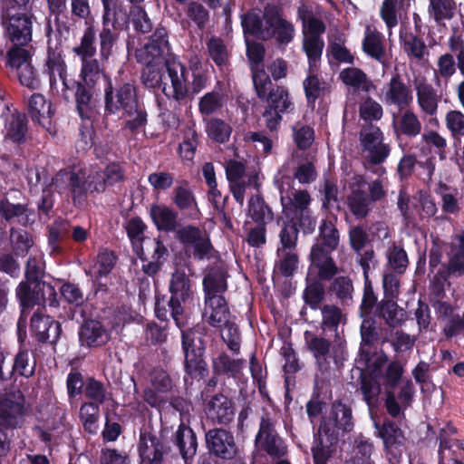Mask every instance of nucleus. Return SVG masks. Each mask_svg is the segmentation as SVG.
<instances>
[{"label": "nucleus", "mask_w": 464, "mask_h": 464, "mask_svg": "<svg viewBox=\"0 0 464 464\" xmlns=\"http://www.w3.org/2000/svg\"><path fill=\"white\" fill-rule=\"evenodd\" d=\"M86 28L81 38L80 44L73 48V52L80 57H93L96 54V29L86 22Z\"/></svg>", "instance_id": "48"}, {"label": "nucleus", "mask_w": 464, "mask_h": 464, "mask_svg": "<svg viewBox=\"0 0 464 464\" xmlns=\"http://www.w3.org/2000/svg\"><path fill=\"white\" fill-rule=\"evenodd\" d=\"M80 59L82 62L81 77L84 84L92 87L102 76L99 62L95 56Z\"/></svg>", "instance_id": "52"}, {"label": "nucleus", "mask_w": 464, "mask_h": 464, "mask_svg": "<svg viewBox=\"0 0 464 464\" xmlns=\"http://www.w3.org/2000/svg\"><path fill=\"white\" fill-rule=\"evenodd\" d=\"M283 212L289 218L309 210L311 197L308 191L291 188L289 181H283L279 187Z\"/></svg>", "instance_id": "17"}, {"label": "nucleus", "mask_w": 464, "mask_h": 464, "mask_svg": "<svg viewBox=\"0 0 464 464\" xmlns=\"http://www.w3.org/2000/svg\"><path fill=\"white\" fill-rule=\"evenodd\" d=\"M321 311V329L324 333L334 332L335 337L338 333V328L341 324L346 322V316L339 308L334 304H324L320 307Z\"/></svg>", "instance_id": "33"}, {"label": "nucleus", "mask_w": 464, "mask_h": 464, "mask_svg": "<svg viewBox=\"0 0 464 464\" xmlns=\"http://www.w3.org/2000/svg\"><path fill=\"white\" fill-rule=\"evenodd\" d=\"M378 309L380 316L391 327L401 325L405 319L404 310L400 308L392 299L382 301Z\"/></svg>", "instance_id": "46"}, {"label": "nucleus", "mask_w": 464, "mask_h": 464, "mask_svg": "<svg viewBox=\"0 0 464 464\" xmlns=\"http://www.w3.org/2000/svg\"><path fill=\"white\" fill-rule=\"evenodd\" d=\"M429 14L437 24L450 20L454 16L456 3L453 0H429Z\"/></svg>", "instance_id": "45"}, {"label": "nucleus", "mask_w": 464, "mask_h": 464, "mask_svg": "<svg viewBox=\"0 0 464 464\" xmlns=\"http://www.w3.org/2000/svg\"><path fill=\"white\" fill-rule=\"evenodd\" d=\"M27 132V121L24 114L13 113L5 121V138L15 143H22Z\"/></svg>", "instance_id": "41"}, {"label": "nucleus", "mask_w": 464, "mask_h": 464, "mask_svg": "<svg viewBox=\"0 0 464 464\" xmlns=\"http://www.w3.org/2000/svg\"><path fill=\"white\" fill-rule=\"evenodd\" d=\"M169 46L165 28H157L149 41L136 51L137 61L143 64H161L166 63Z\"/></svg>", "instance_id": "10"}, {"label": "nucleus", "mask_w": 464, "mask_h": 464, "mask_svg": "<svg viewBox=\"0 0 464 464\" xmlns=\"http://www.w3.org/2000/svg\"><path fill=\"white\" fill-rule=\"evenodd\" d=\"M363 52L382 64L386 63V52L382 34L377 29L367 26L362 40Z\"/></svg>", "instance_id": "30"}, {"label": "nucleus", "mask_w": 464, "mask_h": 464, "mask_svg": "<svg viewBox=\"0 0 464 464\" xmlns=\"http://www.w3.org/2000/svg\"><path fill=\"white\" fill-rule=\"evenodd\" d=\"M31 329L40 342L55 343L61 332L59 323L40 312H35L31 318Z\"/></svg>", "instance_id": "28"}, {"label": "nucleus", "mask_w": 464, "mask_h": 464, "mask_svg": "<svg viewBox=\"0 0 464 464\" xmlns=\"http://www.w3.org/2000/svg\"><path fill=\"white\" fill-rule=\"evenodd\" d=\"M75 96L79 115L82 119H90L93 115L95 108L92 94L82 84L78 83Z\"/></svg>", "instance_id": "54"}, {"label": "nucleus", "mask_w": 464, "mask_h": 464, "mask_svg": "<svg viewBox=\"0 0 464 464\" xmlns=\"http://www.w3.org/2000/svg\"><path fill=\"white\" fill-rule=\"evenodd\" d=\"M10 245L17 256H24L33 246L34 241L29 233L21 228H11Z\"/></svg>", "instance_id": "55"}, {"label": "nucleus", "mask_w": 464, "mask_h": 464, "mask_svg": "<svg viewBox=\"0 0 464 464\" xmlns=\"http://www.w3.org/2000/svg\"><path fill=\"white\" fill-rule=\"evenodd\" d=\"M266 102L267 106L263 117L266 127L270 130H275L282 121V113L291 111L294 109V104L290 100L288 92L280 86L276 87Z\"/></svg>", "instance_id": "13"}, {"label": "nucleus", "mask_w": 464, "mask_h": 464, "mask_svg": "<svg viewBox=\"0 0 464 464\" xmlns=\"http://www.w3.org/2000/svg\"><path fill=\"white\" fill-rule=\"evenodd\" d=\"M163 447L158 439L150 434H141L139 452L144 464H160Z\"/></svg>", "instance_id": "31"}, {"label": "nucleus", "mask_w": 464, "mask_h": 464, "mask_svg": "<svg viewBox=\"0 0 464 464\" xmlns=\"http://www.w3.org/2000/svg\"><path fill=\"white\" fill-rule=\"evenodd\" d=\"M264 18L266 28V37L275 36L278 43L287 44L294 39V24L274 9H266Z\"/></svg>", "instance_id": "20"}, {"label": "nucleus", "mask_w": 464, "mask_h": 464, "mask_svg": "<svg viewBox=\"0 0 464 464\" xmlns=\"http://www.w3.org/2000/svg\"><path fill=\"white\" fill-rule=\"evenodd\" d=\"M403 5L404 0H382L381 4L379 14L387 27L389 36L399 24V13Z\"/></svg>", "instance_id": "40"}, {"label": "nucleus", "mask_w": 464, "mask_h": 464, "mask_svg": "<svg viewBox=\"0 0 464 464\" xmlns=\"http://www.w3.org/2000/svg\"><path fill=\"white\" fill-rule=\"evenodd\" d=\"M103 5L102 25L111 26L117 29H123L128 26L129 14L127 11L120 5H116L112 0H102Z\"/></svg>", "instance_id": "32"}, {"label": "nucleus", "mask_w": 464, "mask_h": 464, "mask_svg": "<svg viewBox=\"0 0 464 464\" xmlns=\"http://www.w3.org/2000/svg\"><path fill=\"white\" fill-rule=\"evenodd\" d=\"M28 111L32 120L37 121L43 127L50 125V119L53 115L51 103L40 93L33 94L28 100Z\"/></svg>", "instance_id": "34"}, {"label": "nucleus", "mask_w": 464, "mask_h": 464, "mask_svg": "<svg viewBox=\"0 0 464 464\" xmlns=\"http://www.w3.org/2000/svg\"><path fill=\"white\" fill-rule=\"evenodd\" d=\"M445 125L454 140L464 136V113L459 110L449 111L445 115Z\"/></svg>", "instance_id": "64"}, {"label": "nucleus", "mask_w": 464, "mask_h": 464, "mask_svg": "<svg viewBox=\"0 0 464 464\" xmlns=\"http://www.w3.org/2000/svg\"><path fill=\"white\" fill-rule=\"evenodd\" d=\"M380 99L386 106L404 109L411 105L413 96L410 87L396 74L382 89Z\"/></svg>", "instance_id": "16"}, {"label": "nucleus", "mask_w": 464, "mask_h": 464, "mask_svg": "<svg viewBox=\"0 0 464 464\" xmlns=\"http://www.w3.org/2000/svg\"><path fill=\"white\" fill-rule=\"evenodd\" d=\"M374 450L373 443L363 436L355 439L353 456L347 464H374L372 454Z\"/></svg>", "instance_id": "44"}, {"label": "nucleus", "mask_w": 464, "mask_h": 464, "mask_svg": "<svg viewBox=\"0 0 464 464\" xmlns=\"http://www.w3.org/2000/svg\"><path fill=\"white\" fill-rule=\"evenodd\" d=\"M361 391L369 408L377 404L381 393V384L375 378L362 375L361 378Z\"/></svg>", "instance_id": "61"}, {"label": "nucleus", "mask_w": 464, "mask_h": 464, "mask_svg": "<svg viewBox=\"0 0 464 464\" xmlns=\"http://www.w3.org/2000/svg\"><path fill=\"white\" fill-rule=\"evenodd\" d=\"M413 84L420 111L426 115H436L440 99L437 91L424 77L415 78Z\"/></svg>", "instance_id": "25"}, {"label": "nucleus", "mask_w": 464, "mask_h": 464, "mask_svg": "<svg viewBox=\"0 0 464 464\" xmlns=\"http://www.w3.org/2000/svg\"><path fill=\"white\" fill-rule=\"evenodd\" d=\"M206 132L216 142L225 143L230 138L232 128L219 118H210L206 121Z\"/></svg>", "instance_id": "49"}, {"label": "nucleus", "mask_w": 464, "mask_h": 464, "mask_svg": "<svg viewBox=\"0 0 464 464\" xmlns=\"http://www.w3.org/2000/svg\"><path fill=\"white\" fill-rule=\"evenodd\" d=\"M118 40V34L113 32L110 26L102 27L99 34L100 58L102 61H108L113 53V47Z\"/></svg>", "instance_id": "62"}, {"label": "nucleus", "mask_w": 464, "mask_h": 464, "mask_svg": "<svg viewBox=\"0 0 464 464\" xmlns=\"http://www.w3.org/2000/svg\"><path fill=\"white\" fill-rule=\"evenodd\" d=\"M164 69L165 63L144 65L141 72V82L147 88H163L165 84L163 82Z\"/></svg>", "instance_id": "53"}, {"label": "nucleus", "mask_w": 464, "mask_h": 464, "mask_svg": "<svg viewBox=\"0 0 464 464\" xmlns=\"http://www.w3.org/2000/svg\"><path fill=\"white\" fill-rule=\"evenodd\" d=\"M276 415L265 412L260 420L259 430L255 439L258 451L266 452L271 458H281L286 452V446L276 430Z\"/></svg>", "instance_id": "7"}, {"label": "nucleus", "mask_w": 464, "mask_h": 464, "mask_svg": "<svg viewBox=\"0 0 464 464\" xmlns=\"http://www.w3.org/2000/svg\"><path fill=\"white\" fill-rule=\"evenodd\" d=\"M170 299L169 306L171 310V316L177 325L180 328V316L194 304L195 293L192 289L191 281L186 273L177 269L169 281Z\"/></svg>", "instance_id": "5"}, {"label": "nucleus", "mask_w": 464, "mask_h": 464, "mask_svg": "<svg viewBox=\"0 0 464 464\" xmlns=\"http://www.w3.org/2000/svg\"><path fill=\"white\" fill-rule=\"evenodd\" d=\"M100 408L97 403L84 402L80 408V418L84 429L91 433L97 430Z\"/></svg>", "instance_id": "63"}, {"label": "nucleus", "mask_w": 464, "mask_h": 464, "mask_svg": "<svg viewBox=\"0 0 464 464\" xmlns=\"http://www.w3.org/2000/svg\"><path fill=\"white\" fill-rule=\"evenodd\" d=\"M185 370L192 375L205 370L204 342L201 334L193 328L181 331Z\"/></svg>", "instance_id": "9"}, {"label": "nucleus", "mask_w": 464, "mask_h": 464, "mask_svg": "<svg viewBox=\"0 0 464 464\" xmlns=\"http://www.w3.org/2000/svg\"><path fill=\"white\" fill-rule=\"evenodd\" d=\"M23 46L14 44L5 55V65L12 70H15V72L32 62L29 51Z\"/></svg>", "instance_id": "56"}, {"label": "nucleus", "mask_w": 464, "mask_h": 464, "mask_svg": "<svg viewBox=\"0 0 464 464\" xmlns=\"http://www.w3.org/2000/svg\"><path fill=\"white\" fill-rule=\"evenodd\" d=\"M142 260L162 258L167 254L164 245L157 238L146 237L138 244Z\"/></svg>", "instance_id": "59"}, {"label": "nucleus", "mask_w": 464, "mask_h": 464, "mask_svg": "<svg viewBox=\"0 0 464 464\" xmlns=\"http://www.w3.org/2000/svg\"><path fill=\"white\" fill-rule=\"evenodd\" d=\"M165 69L170 80V86L165 83L162 88L164 94L179 102L186 98L188 93L186 67L176 58L168 59Z\"/></svg>", "instance_id": "18"}, {"label": "nucleus", "mask_w": 464, "mask_h": 464, "mask_svg": "<svg viewBox=\"0 0 464 464\" xmlns=\"http://www.w3.org/2000/svg\"><path fill=\"white\" fill-rule=\"evenodd\" d=\"M305 343L316 361L318 369L324 373L330 370L331 360L336 364L344 358L345 345L340 334L330 342L323 336L305 332Z\"/></svg>", "instance_id": "4"}, {"label": "nucleus", "mask_w": 464, "mask_h": 464, "mask_svg": "<svg viewBox=\"0 0 464 464\" xmlns=\"http://www.w3.org/2000/svg\"><path fill=\"white\" fill-rule=\"evenodd\" d=\"M80 342L88 347H98L105 344L110 334L103 324L97 320L85 321L80 330Z\"/></svg>", "instance_id": "29"}, {"label": "nucleus", "mask_w": 464, "mask_h": 464, "mask_svg": "<svg viewBox=\"0 0 464 464\" xmlns=\"http://www.w3.org/2000/svg\"><path fill=\"white\" fill-rule=\"evenodd\" d=\"M15 295L22 307V314H24L26 310L45 302H48L51 306L58 304L56 291L48 283L22 281L15 289Z\"/></svg>", "instance_id": "6"}, {"label": "nucleus", "mask_w": 464, "mask_h": 464, "mask_svg": "<svg viewBox=\"0 0 464 464\" xmlns=\"http://www.w3.org/2000/svg\"><path fill=\"white\" fill-rule=\"evenodd\" d=\"M205 414L211 422L219 425L230 423L235 416L233 401L222 393L212 395L206 401Z\"/></svg>", "instance_id": "19"}, {"label": "nucleus", "mask_w": 464, "mask_h": 464, "mask_svg": "<svg viewBox=\"0 0 464 464\" xmlns=\"http://www.w3.org/2000/svg\"><path fill=\"white\" fill-rule=\"evenodd\" d=\"M44 72L49 76L52 91L62 96L66 95L69 89L65 63L60 53H49L45 62Z\"/></svg>", "instance_id": "21"}, {"label": "nucleus", "mask_w": 464, "mask_h": 464, "mask_svg": "<svg viewBox=\"0 0 464 464\" xmlns=\"http://www.w3.org/2000/svg\"><path fill=\"white\" fill-rule=\"evenodd\" d=\"M226 272L219 266L212 267L203 280L205 295H221L227 290Z\"/></svg>", "instance_id": "43"}, {"label": "nucleus", "mask_w": 464, "mask_h": 464, "mask_svg": "<svg viewBox=\"0 0 464 464\" xmlns=\"http://www.w3.org/2000/svg\"><path fill=\"white\" fill-rule=\"evenodd\" d=\"M373 427L377 431V437L382 439L383 449L389 453L399 450L405 442L403 431L398 425L391 420H385L382 424L373 421Z\"/></svg>", "instance_id": "27"}, {"label": "nucleus", "mask_w": 464, "mask_h": 464, "mask_svg": "<svg viewBox=\"0 0 464 464\" xmlns=\"http://www.w3.org/2000/svg\"><path fill=\"white\" fill-rule=\"evenodd\" d=\"M386 257L388 260V268L394 270L399 275L405 272L409 260L407 254L402 247L396 245L389 246L386 251Z\"/></svg>", "instance_id": "58"}, {"label": "nucleus", "mask_w": 464, "mask_h": 464, "mask_svg": "<svg viewBox=\"0 0 464 464\" xmlns=\"http://www.w3.org/2000/svg\"><path fill=\"white\" fill-rule=\"evenodd\" d=\"M2 23L8 39L16 45H26L32 40V17L24 13L6 10L2 14Z\"/></svg>", "instance_id": "11"}, {"label": "nucleus", "mask_w": 464, "mask_h": 464, "mask_svg": "<svg viewBox=\"0 0 464 464\" xmlns=\"http://www.w3.org/2000/svg\"><path fill=\"white\" fill-rule=\"evenodd\" d=\"M248 214L256 222L266 224L273 219V213L259 196H253L248 202Z\"/></svg>", "instance_id": "57"}, {"label": "nucleus", "mask_w": 464, "mask_h": 464, "mask_svg": "<svg viewBox=\"0 0 464 464\" xmlns=\"http://www.w3.org/2000/svg\"><path fill=\"white\" fill-rule=\"evenodd\" d=\"M44 276V263L41 253L32 255L26 263L25 281L30 283H45L42 280Z\"/></svg>", "instance_id": "60"}, {"label": "nucleus", "mask_w": 464, "mask_h": 464, "mask_svg": "<svg viewBox=\"0 0 464 464\" xmlns=\"http://www.w3.org/2000/svg\"><path fill=\"white\" fill-rule=\"evenodd\" d=\"M298 16L302 21L304 38H322V34L325 32L326 27L321 19L301 8L298 10Z\"/></svg>", "instance_id": "42"}, {"label": "nucleus", "mask_w": 464, "mask_h": 464, "mask_svg": "<svg viewBox=\"0 0 464 464\" xmlns=\"http://www.w3.org/2000/svg\"><path fill=\"white\" fill-rule=\"evenodd\" d=\"M353 429L352 409L342 401H334L324 420L319 428V432L329 436L330 440H337L340 432H350Z\"/></svg>", "instance_id": "8"}, {"label": "nucleus", "mask_w": 464, "mask_h": 464, "mask_svg": "<svg viewBox=\"0 0 464 464\" xmlns=\"http://www.w3.org/2000/svg\"><path fill=\"white\" fill-rule=\"evenodd\" d=\"M176 444L184 459H191L197 452L198 441L194 431L185 424H180L176 431Z\"/></svg>", "instance_id": "39"}, {"label": "nucleus", "mask_w": 464, "mask_h": 464, "mask_svg": "<svg viewBox=\"0 0 464 464\" xmlns=\"http://www.w3.org/2000/svg\"><path fill=\"white\" fill-rule=\"evenodd\" d=\"M339 78L346 85L354 91L369 92L373 87L367 74L357 67H349L340 72Z\"/></svg>", "instance_id": "35"}, {"label": "nucleus", "mask_w": 464, "mask_h": 464, "mask_svg": "<svg viewBox=\"0 0 464 464\" xmlns=\"http://www.w3.org/2000/svg\"><path fill=\"white\" fill-rule=\"evenodd\" d=\"M53 185L59 189L70 187L73 200L82 202L88 192H102L105 190L102 169L90 166L72 173L59 171L53 179Z\"/></svg>", "instance_id": "2"}, {"label": "nucleus", "mask_w": 464, "mask_h": 464, "mask_svg": "<svg viewBox=\"0 0 464 464\" xmlns=\"http://www.w3.org/2000/svg\"><path fill=\"white\" fill-rule=\"evenodd\" d=\"M231 318L227 302L221 295H205L203 319L213 327H222Z\"/></svg>", "instance_id": "24"}, {"label": "nucleus", "mask_w": 464, "mask_h": 464, "mask_svg": "<svg viewBox=\"0 0 464 464\" xmlns=\"http://www.w3.org/2000/svg\"><path fill=\"white\" fill-rule=\"evenodd\" d=\"M401 42L403 52L410 58L420 61L428 53L424 41L412 34L401 35Z\"/></svg>", "instance_id": "50"}, {"label": "nucleus", "mask_w": 464, "mask_h": 464, "mask_svg": "<svg viewBox=\"0 0 464 464\" xmlns=\"http://www.w3.org/2000/svg\"><path fill=\"white\" fill-rule=\"evenodd\" d=\"M361 336L362 346L360 348V354L357 359V362L366 370L374 372L375 369H372V366L377 367L379 363H382V362L380 359H377L372 362V358L370 355L371 352L368 346L373 344L379 338V334L374 326V322L372 319H366L362 322L361 325Z\"/></svg>", "instance_id": "23"}, {"label": "nucleus", "mask_w": 464, "mask_h": 464, "mask_svg": "<svg viewBox=\"0 0 464 464\" xmlns=\"http://www.w3.org/2000/svg\"><path fill=\"white\" fill-rule=\"evenodd\" d=\"M33 214L24 204H14L6 198L0 200V219L11 221L16 218L21 224L26 225L33 221Z\"/></svg>", "instance_id": "37"}, {"label": "nucleus", "mask_w": 464, "mask_h": 464, "mask_svg": "<svg viewBox=\"0 0 464 464\" xmlns=\"http://www.w3.org/2000/svg\"><path fill=\"white\" fill-rule=\"evenodd\" d=\"M332 252L333 250L324 248L323 244L314 243L309 255V274L316 273L320 280L332 279L338 273V267L331 256Z\"/></svg>", "instance_id": "15"}, {"label": "nucleus", "mask_w": 464, "mask_h": 464, "mask_svg": "<svg viewBox=\"0 0 464 464\" xmlns=\"http://www.w3.org/2000/svg\"><path fill=\"white\" fill-rule=\"evenodd\" d=\"M208 450L217 457L231 459L237 453V445L233 433L222 428H214L206 433Z\"/></svg>", "instance_id": "14"}, {"label": "nucleus", "mask_w": 464, "mask_h": 464, "mask_svg": "<svg viewBox=\"0 0 464 464\" xmlns=\"http://www.w3.org/2000/svg\"><path fill=\"white\" fill-rule=\"evenodd\" d=\"M457 67L454 56L446 53L439 56L434 70L435 83L440 86V81L444 80L447 83L449 80L456 73Z\"/></svg>", "instance_id": "47"}, {"label": "nucleus", "mask_w": 464, "mask_h": 464, "mask_svg": "<svg viewBox=\"0 0 464 464\" xmlns=\"http://www.w3.org/2000/svg\"><path fill=\"white\" fill-rule=\"evenodd\" d=\"M447 270L450 275L462 276L464 274V232L457 235L450 246Z\"/></svg>", "instance_id": "36"}, {"label": "nucleus", "mask_w": 464, "mask_h": 464, "mask_svg": "<svg viewBox=\"0 0 464 464\" xmlns=\"http://www.w3.org/2000/svg\"><path fill=\"white\" fill-rule=\"evenodd\" d=\"M104 92L106 111L112 114L122 111L130 117L126 122L129 130L133 131L146 123L147 113L138 102L137 89L133 84L125 82L114 91L109 82Z\"/></svg>", "instance_id": "1"}, {"label": "nucleus", "mask_w": 464, "mask_h": 464, "mask_svg": "<svg viewBox=\"0 0 464 464\" xmlns=\"http://www.w3.org/2000/svg\"><path fill=\"white\" fill-rule=\"evenodd\" d=\"M360 143L364 167L379 175L385 173L382 167L373 169V167L385 161L391 151L390 146L383 141L380 128L374 125L363 127L360 132Z\"/></svg>", "instance_id": "3"}, {"label": "nucleus", "mask_w": 464, "mask_h": 464, "mask_svg": "<svg viewBox=\"0 0 464 464\" xmlns=\"http://www.w3.org/2000/svg\"><path fill=\"white\" fill-rule=\"evenodd\" d=\"M349 194L347 206L356 218H364L372 209V200L366 191V181L362 176L356 175L348 183Z\"/></svg>", "instance_id": "12"}, {"label": "nucleus", "mask_w": 464, "mask_h": 464, "mask_svg": "<svg viewBox=\"0 0 464 464\" xmlns=\"http://www.w3.org/2000/svg\"><path fill=\"white\" fill-rule=\"evenodd\" d=\"M24 397L20 391L14 393L13 398H5L0 401V428L14 429L19 425L23 411Z\"/></svg>", "instance_id": "26"}, {"label": "nucleus", "mask_w": 464, "mask_h": 464, "mask_svg": "<svg viewBox=\"0 0 464 464\" xmlns=\"http://www.w3.org/2000/svg\"><path fill=\"white\" fill-rule=\"evenodd\" d=\"M150 217L160 230L173 231L177 227V213L165 205H152L150 210Z\"/></svg>", "instance_id": "38"}, {"label": "nucleus", "mask_w": 464, "mask_h": 464, "mask_svg": "<svg viewBox=\"0 0 464 464\" xmlns=\"http://www.w3.org/2000/svg\"><path fill=\"white\" fill-rule=\"evenodd\" d=\"M179 238L192 248L193 256L204 259L209 256L212 246L208 236L195 227H186L179 231Z\"/></svg>", "instance_id": "22"}, {"label": "nucleus", "mask_w": 464, "mask_h": 464, "mask_svg": "<svg viewBox=\"0 0 464 464\" xmlns=\"http://www.w3.org/2000/svg\"><path fill=\"white\" fill-rule=\"evenodd\" d=\"M337 440H330L329 436H324L323 432L318 431V438L312 448L314 464H326L333 454L332 446Z\"/></svg>", "instance_id": "51"}]
</instances>
